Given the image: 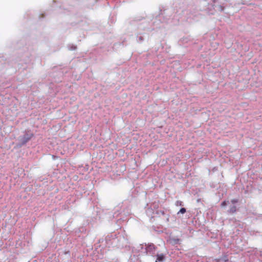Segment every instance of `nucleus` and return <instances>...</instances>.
<instances>
[{"label":"nucleus","instance_id":"f8f14e48","mask_svg":"<svg viewBox=\"0 0 262 262\" xmlns=\"http://www.w3.org/2000/svg\"><path fill=\"white\" fill-rule=\"evenodd\" d=\"M238 200L237 199H232L231 201V203L233 204L237 203H238Z\"/></svg>","mask_w":262,"mask_h":262},{"label":"nucleus","instance_id":"9b49d317","mask_svg":"<svg viewBox=\"0 0 262 262\" xmlns=\"http://www.w3.org/2000/svg\"><path fill=\"white\" fill-rule=\"evenodd\" d=\"M176 205L177 206H183V203L182 201H177L176 202Z\"/></svg>","mask_w":262,"mask_h":262},{"label":"nucleus","instance_id":"ddd939ff","mask_svg":"<svg viewBox=\"0 0 262 262\" xmlns=\"http://www.w3.org/2000/svg\"><path fill=\"white\" fill-rule=\"evenodd\" d=\"M227 203H228V201H224L221 203V206L224 207L227 205Z\"/></svg>","mask_w":262,"mask_h":262},{"label":"nucleus","instance_id":"1a4fd4ad","mask_svg":"<svg viewBox=\"0 0 262 262\" xmlns=\"http://www.w3.org/2000/svg\"><path fill=\"white\" fill-rule=\"evenodd\" d=\"M156 214L158 215H164L165 214V212L164 210H156Z\"/></svg>","mask_w":262,"mask_h":262},{"label":"nucleus","instance_id":"39448f33","mask_svg":"<svg viewBox=\"0 0 262 262\" xmlns=\"http://www.w3.org/2000/svg\"><path fill=\"white\" fill-rule=\"evenodd\" d=\"M148 204H149V206L150 208H151L152 209H153L155 211L157 210V209L159 207V201H155L152 202L151 203H149Z\"/></svg>","mask_w":262,"mask_h":262},{"label":"nucleus","instance_id":"4468645a","mask_svg":"<svg viewBox=\"0 0 262 262\" xmlns=\"http://www.w3.org/2000/svg\"><path fill=\"white\" fill-rule=\"evenodd\" d=\"M118 214H117V213H116V212H115V213H114V217H115V216H118Z\"/></svg>","mask_w":262,"mask_h":262},{"label":"nucleus","instance_id":"20e7f679","mask_svg":"<svg viewBox=\"0 0 262 262\" xmlns=\"http://www.w3.org/2000/svg\"><path fill=\"white\" fill-rule=\"evenodd\" d=\"M145 208L147 215L151 219L154 217L156 211L149 206L148 203L147 204Z\"/></svg>","mask_w":262,"mask_h":262},{"label":"nucleus","instance_id":"6e6552de","mask_svg":"<svg viewBox=\"0 0 262 262\" xmlns=\"http://www.w3.org/2000/svg\"><path fill=\"white\" fill-rule=\"evenodd\" d=\"M228 261V258L227 256H224L222 258L217 260L216 262H227Z\"/></svg>","mask_w":262,"mask_h":262},{"label":"nucleus","instance_id":"423d86ee","mask_svg":"<svg viewBox=\"0 0 262 262\" xmlns=\"http://www.w3.org/2000/svg\"><path fill=\"white\" fill-rule=\"evenodd\" d=\"M165 259V255L164 254H157L156 262H163Z\"/></svg>","mask_w":262,"mask_h":262},{"label":"nucleus","instance_id":"f257e3e1","mask_svg":"<svg viewBox=\"0 0 262 262\" xmlns=\"http://www.w3.org/2000/svg\"><path fill=\"white\" fill-rule=\"evenodd\" d=\"M35 137L34 134L30 129H25L23 131L17 139L16 146L21 147L27 144Z\"/></svg>","mask_w":262,"mask_h":262},{"label":"nucleus","instance_id":"7ed1b4c3","mask_svg":"<svg viewBox=\"0 0 262 262\" xmlns=\"http://www.w3.org/2000/svg\"><path fill=\"white\" fill-rule=\"evenodd\" d=\"M145 252L147 254L154 256L155 254V251L157 247L154 244L150 243L145 245Z\"/></svg>","mask_w":262,"mask_h":262},{"label":"nucleus","instance_id":"f03ea898","mask_svg":"<svg viewBox=\"0 0 262 262\" xmlns=\"http://www.w3.org/2000/svg\"><path fill=\"white\" fill-rule=\"evenodd\" d=\"M124 237L119 235L117 236L115 233L111 234L110 235H107L105 239L106 245L108 247H123V245L121 243L122 241H124Z\"/></svg>","mask_w":262,"mask_h":262},{"label":"nucleus","instance_id":"9d476101","mask_svg":"<svg viewBox=\"0 0 262 262\" xmlns=\"http://www.w3.org/2000/svg\"><path fill=\"white\" fill-rule=\"evenodd\" d=\"M186 212V209L185 208H182L180 209L179 211L178 212V214L181 213L184 214Z\"/></svg>","mask_w":262,"mask_h":262},{"label":"nucleus","instance_id":"0eeeda50","mask_svg":"<svg viewBox=\"0 0 262 262\" xmlns=\"http://www.w3.org/2000/svg\"><path fill=\"white\" fill-rule=\"evenodd\" d=\"M236 207L235 205H232L230 207V209L228 210V213L230 214H233L235 212H236Z\"/></svg>","mask_w":262,"mask_h":262}]
</instances>
